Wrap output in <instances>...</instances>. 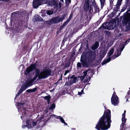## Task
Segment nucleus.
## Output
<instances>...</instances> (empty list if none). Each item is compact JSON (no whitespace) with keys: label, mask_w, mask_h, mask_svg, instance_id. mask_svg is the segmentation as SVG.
<instances>
[{"label":"nucleus","mask_w":130,"mask_h":130,"mask_svg":"<svg viewBox=\"0 0 130 130\" xmlns=\"http://www.w3.org/2000/svg\"><path fill=\"white\" fill-rule=\"evenodd\" d=\"M130 13H129L125 16L123 18V23L125 25L127 28L130 29Z\"/></svg>","instance_id":"obj_3"},{"label":"nucleus","mask_w":130,"mask_h":130,"mask_svg":"<svg viewBox=\"0 0 130 130\" xmlns=\"http://www.w3.org/2000/svg\"><path fill=\"white\" fill-rule=\"evenodd\" d=\"M77 66L78 67L81 68V65L80 63L78 62L77 64Z\"/></svg>","instance_id":"obj_31"},{"label":"nucleus","mask_w":130,"mask_h":130,"mask_svg":"<svg viewBox=\"0 0 130 130\" xmlns=\"http://www.w3.org/2000/svg\"><path fill=\"white\" fill-rule=\"evenodd\" d=\"M99 46V43L98 42H95L94 45L92 46L91 48L93 50L96 49Z\"/></svg>","instance_id":"obj_17"},{"label":"nucleus","mask_w":130,"mask_h":130,"mask_svg":"<svg viewBox=\"0 0 130 130\" xmlns=\"http://www.w3.org/2000/svg\"><path fill=\"white\" fill-rule=\"evenodd\" d=\"M9 0H0V1H7Z\"/></svg>","instance_id":"obj_39"},{"label":"nucleus","mask_w":130,"mask_h":130,"mask_svg":"<svg viewBox=\"0 0 130 130\" xmlns=\"http://www.w3.org/2000/svg\"><path fill=\"white\" fill-rule=\"evenodd\" d=\"M66 24V23H64L63 24V25H64V24Z\"/></svg>","instance_id":"obj_43"},{"label":"nucleus","mask_w":130,"mask_h":130,"mask_svg":"<svg viewBox=\"0 0 130 130\" xmlns=\"http://www.w3.org/2000/svg\"><path fill=\"white\" fill-rule=\"evenodd\" d=\"M65 18L64 15L62 17L58 16L52 18L50 21L51 23L55 24L60 22Z\"/></svg>","instance_id":"obj_4"},{"label":"nucleus","mask_w":130,"mask_h":130,"mask_svg":"<svg viewBox=\"0 0 130 130\" xmlns=\"http://www.w3.org/2000/svg\"><path fill=\"white\" fill-rule=\"evenodd\" d=\"M112 104L115 106L117 105L119 102V100L117 96L116 95L115 92L113 93L111 99Z\"/></svg>","instance_id":"obj_5"},{"label":"nucleus","mask_w":130,"mask_h":130,"mask_svg":"<svg viewBox=\"0 0 130 130\" xmlns=\"http://www.w3.org/2000/svg\"><path fill=\"white\" fill-rule=\"evenodd\" d=\"M89 71V70H88L84 71L83 73V75L81 77V78H82L81 80L82 81L83 80L84 82L85 83L87 82H88L90 80V78L87 74L88 72Z\"/></svg>","instance_id":"obj_9"},{"label":"nucleus","mask_w":130,"mask_h":130,"mask_svg":"<svg viewBox=\"0 0 130 130\" xmlns=\"http://www.w3.org/2000/svg\"><path fill=\"white\" fill-rule=\"evenodd\" d=\"M111 23V24L110 25V26H109V25H108V26H113V28L114 27L113 26V25L112 24V23Z\"/></svg>","instance_id":"obj_37"},{"label":"nucleus","mask_w":130,"mask_h":130,"mask_svg":"<svg viewBox=\"0 0 130 130\" xmlns=\"http://www.w3.org/2000/svg\"><path fill=\"white\" fill-rule=\"evenodd\" d=\"M26 127H27V126H26V125H23V126H22V127L23 128H25Z\"/></svg>","instance_id":"obj_33"},{"label":"nucleus","mask_w":130,"mask_h":130,"mask_svg":"<svg viewBox=\"0 0 130 130\" xmlns=\"http://www.w3.org/2000/svg\"><path fill=\"white\" fill-rule=\"evenodd\" d=\"M37 88H35L32 89H29L27 90L26 91L28 92H34L37 90Z\"/></svg>","instance_id":"obj_19"},{"label":"nucleus","mask_w":130,"mask_h":130,"mask_svg":"<svg viewBox=\"0 0 130 130\" xmlns=\"http://www.w3.org/2000/svg\"><path fill=\"white\" fill-rule=\"evenodd\" d=\"M80 61L82 62L83 66L84 67L86 66L88 60L86 59L82 55L81 57Z\"/></svg>","instance_id":"obj_16"},{"label":"nucleus","mask_w":130,"mask_h":130,"mask_svg":"<svg viewBox=\"0 0 130 130\" xmlns=\"http://www.w3.org/2000/svg\"><path fill=\"white\" fill-rule=\"evenodd\" d=\"M67 2H68L70 3L71 1L70 0H65Z\"/></svg>","instance_id":"obj_34"},{"label":"nucleus","mask_w":130,"mask_h":130,"mask_svg":"<svg viewBox=\"0 0 130 130\" xmlns=\"http://www.w3.org/2000/svg\"><path fill=\"white\" fill-rule=\"evenodd\" d=\"M22 116H21V118H22Z\"/></svg>","instance_id":"obj_45"},{"label":"nucleus","mask_w":130,"mask_h":130,"mask_svg":"<svg viewBox=\"0 0 130 130\" xmlns=\"http://www.w3.org/2000/svg\"><path fill=\"white\" fill-rule=\"evenodd\" d=\"M94 10L95 11L97 12H99V9L98 7L96 4L95 5H94Z\"/></svg>","instance_id":"obj_23"},{"label":"nucleus","mask_w":130,"mask_h":130,"mask_svg":"<svg viewBox=\"0 0 130 130\" xmlns=\"http://www.w3.org/2000/svg\"><path fill=\"white\" fill-rule=\"evenodd\" d=\"M127 41V40H126L125 41V43H126V42Z\"/></svg>","instance_id":"obj_44"},{"label":"nucleus","mask_w":130,"mask_h":130,"mask_svg":"<svg viewBox=\"0 0 130 130\" xmlns=\"http://www.w3.org/2000/svg\"><path fill=\"white\" fill-rule=\"evenodd\" d=\"M70 20H71V18H70V19H69H69L67 20V21L68 22Z\"/></svg>","instance_id":"obj_38"},{"label":"nucleus","mask_w":130,"mask_h":130,"mask_svg":"<svg viewBox=\"0 0 130 130\" xmlns=\"http://www.w3.org/2000/svg\"><path fill=\"white\" fill-rule=\"evenodd\" d=\"M59 6L60 7H61V4L60 3L59 4Z\"/></svg>","instance_id":"obj_40"},{"label":"nucleus","mask_w":130,"mask_h":130,"mask_svg":"<svg viewBox=\"0 0 130 130\" xmlns=\"http://www.w3.org/2000/svg\"><path fill=\"white\" fill-rule=\"evenodd\" d=\"M36 120H32L28 119L26 122L27 127L29 128H30L35 126L36 125Z\"/></svg>","instance_id":"obj_7"},{"label":"nucleus","mask_w":130,"mask_h":130,"mask_svg":"<svg viewBox=\"0 0 130 130\" xmlns=\"http://www.w3.org/2000/svg\"><path fill=\"white\" fill-rule=\"evenodd\" d=\"M55 117L57 119H59L60 120L62 119V117H61L60 116H58L54 115H51V116L50 118H53V117Z\"/></svg>","instance_id":"obj_20"},{"label":"nucleus","mask_w":130,"mask_h":130,"mask_svg":"<svg viewBox=\"0 0 130 130\" xmlns=\"http://www.w3.org/2000/svg\"><path fill=\"white\" fill-rule=\"evenodd\" d=\"M111 113L109 109L105 110L103 116L99 120L95 128L98 130H106L110 127L111 122Z\"/></svg>","instance_id":"obj_1"},{"label":"nucleus","mask_w":130,"mask_h":130,"mask_svg":"<svg viewBox=\"0 0 130 130\" xmlns=\"http://www.w3.org/2000/svg\"><path fill=\"white\" fill-rule=\"evenodd\" d=\"M122 0H118L117 2L116 5L117 6L118 8H119V7L120 6L121 2L122 1Z\"/></svg>","instance_id":"obj_22"},{"label":"nucleus","mask_w":130,"mask_h":130,"mask_svg":"<svg viewBox=\"0 0 130 130\" xmlns=\"http://www.w3.org/2000/svg\"><path fill=\"white\" fill-rule=\"evenodd\" d=\"M21 92H20V91H19V92L17 94H16V96L15 97V99H16L17 97L19 96V95L20 94V93Z\"/></svg>","instance_id":"obj_30"},{"label":"nucleus","mask_w":130,"mask_h":130,"mask_svg":"<svg viewBox=\"0 0 130 130\" xmlns=\"http://www.w3.org/2000/svg\"><path fill=\"white\" fill-rule=\"evenodd\" d=\"M60 1H61L62 2H63V0H60Z\"/></svg>","instance_id":"obj_41"},{"label":"nucleus","mask_w":130,"mask_h":130,"mask_svg":"<svg viewBox=\"0 0 130 130\" xmlns=\"http://www.w3.org/2000/svg\"><path fill=\"white\" fill-rule=\"evenodd\" d=\"M69 71L68 70H67L64 73V75H66L68 73H69Z\"/></svg>","instance_id":"obj_32"},{"label":"nucleus","mask_w":130,"mask_h":130,"mask_svg":"<svg viewBox=\"0 0 130 130\" xmlns=\"http://www.w3.org/2000/svg\"><path fill=\"white\" fill-rule=\"evenodd\" d=\"M111 24V23H104L101 26L100 28H99L100 29V28H104L105 29L110 30L113 28V26H108V25H110Z\"/></svg>","instance_id":"obj_14"},{"label":"nucleus","mask_w":130,"mask_h":130,"mask_svg":"<svg viewBox=\"0 0 130 130\" xmlns=\"http://www.w3.org/2000/svg\"><path fill=\"white\" fill-rule=\"evenodd\" d=\"M89 2V0H85L84 4V9L85 10H88L90 8L89 11L90 13H92L93 12V8L91 6L90 7Z\"/></svg>","instance_id":"obj_12"},{"label":"nucleus","mask_w":130,"mask_h":130,"mask_svg":"<svg viewBox=\"0 0 130 130\" xmlns=\"http://www.w3.org/2000/svg\"><path fill=\"white\" fill-rule=\"evenodd\" d=\"M60 121L62 123L64 124H65L66 125H67V124L65 122L64 120L62 118V119H61V120H60Z\"/></svg>","instance_id":"obj_28"},{"label":"nucleus","mask_w":130,"mask_h":130,"mask_svg":"<svg viewBox=\"0 0 130 130\" xmlns=\"http://www.w3.org/2000/svg\"><path fill=\"white\" fill-rule=\"evenodd\" d=\"M44 99L47 100L48 102L49 101V100L50 98V96H47L44 97Z\"/></svg>","instance_id":"obj_25"},{"label":"nucleus","mask_w":130,"mask_h":130,"mask_svg":"<svg viewBox=\"0 0 130 130\" xmlns=\"http://www.w3.org/2000/svg\"><path fill=\"white\" fill-rule=\"evenodd\" d=\"M126 112L125 110H124L123 113L122 115V123L120 126V130H125V124L126 119L125 118V114Z\"/></svg>","instance_id":"obj_11"},{"label":"nucleus","mask_w":130,"mask_h":130,"mask_svg":"<svg viewBox=\"0 0 130 130\" xmlns=\"http://www.w3.org/2000/svg\"><path fill=\"white\" fill-rule=\"evenodd\" d=\"M43 118V117L41 116V117H39V120H41V119H42Z\"/></svg>","instance_id":"obj_35"},{"label":"nucleus","mask_w":130,"mask_h":130,"mask_svg":"<svg viewBox=\"0 0 130 130\" xmlns=\"http://www.w3.org/2000/svg\"><path fill=\"white\" fill-rule=\"evenodd\" d=\"M24 105L23 103L21 104L19 103H17L16 104L17 108H18V111H22V113H23L24 114H25L26 113L27 114L28 111L25 110L23 107Z\"/></svg>","instance_id":"obj_8"},{"label":"nucleus","mask_w":130,"mask_h":130,"mask_svg":"<svg viewBox=\"0 0 130 130\" xmlns=\"http://www.w3.org/2000/svg\"><path fill=\"white\" fill-rule=\"evenodd\" d=\"M114 48H112L110 49L108 54V56L109 57L107 59L104 61L102 63V65H103L105 64L106 63L109 62L111 60V57L110 56L112 55L113 53Z\"/></svg>","instance_id":"obj_13"},{"label":"nucleus","mask_w":130,"mask_h":130,"mask_svg":"<svg viewBox=\"0 0 130 130\" xmlns=\"http://www.w3.org/2000/svg\"><path fill=\"white\" fill-rule=\"evenodd\" d=\"M83 93H84L83 92V89L82 90L81 92H78V94L79 95H81Z\"/></svg>","instance_id":"obj_29"},{"label":"nucleus","mask_w":130,"mask_h":130,"mask_svg":"<svg viewBox=\"0 0 130 130\" xmlns=\"http://www.w3.org/2000/svg\"><path fill=\"white\" fill-rule=\"evenodd\" d=\"M25 89V88L24 87H22L21 89L20 90V92H22Z\"/></svg>","instance_id":"obj_27"},{"label":"nucleus","mask_w":130,"mask_h":130,"mask_svg":"<svg viewBox=\"0 0 130 130\" xmlns=\"http://www.w3.org/2000/svg\"><path fill=\"white\" fill-rule=\"evenodd\" d=\"M70 80L69 79V81L66 83L65 85L68 86H70L73 83H75L76 81L77 78L74 75H72L70 77Z\"/></svg>","instance_id":"obj_10"},{"label":"nucleus","mask_w":130,"mask_h":130,"mask_svg":"<svg viewBox=\"0 0 130 130\" xmlns=\"http://www.w3.org/2000/svg\"><path fill=\"white\" fill-rule=\"evenodd\" d=\"M49 4L50 6L54 5L56 6H57V3L54 0H51V1L50 2Z\"/></svg>","instance_id":"obj_18"},{"label":"nucleus","mask_w":130,"mask_h":130,"mask_svg":"<svg viewBox=\"0 0 130 130\" xmlns=\"http://www.w3.org/2000/svg\"><path fill=\"white\" fill-rule=\"evenodd\" d=\"M46 12L48 14L50 15L53 14V11L52 10H48L46 11Z\"/></svg>","instance_id":"obj_24"},{"label":"nucleus","mask_w":130,"mask_h":130,"mask_svg":"<svg viewBox=\"0 0 130 130\" xmlns=\"http://www.w3.org/2000/svg\"><path fill=\"white\" fill-rule=\"evenodd\" d=\"M72 14H71L70 16V17H69V18H70L71 19V18L72 17Z\"/></svg>","instance_id":"obj_36"},{"label":"nucleus","mask_w":130,"mask_h":130,"mask_svg":"<svg viewBox=\"0 0 130 130\" xmlns=\"http://www.w3.org/2000/svg\"><path fill=\"white\" fill-rule=\"evenodd\" d=\"M35 67L36 65L35 64H31L30 66L27 69L25 74H27V73H29L33 70H34L35 69Z\"/></svg>","instance_id":"obj_15"},{"label":"nucleus","mask_w":130,"mask_h":130,"mask_svg":"<svg viewBox=\"0 0 130 130\" xmlns=\"http://www.w3.org/2000/svg\"><path fill=\"white\" fill-rule=\"evenodd\" d=\"M55 107V105L54 104H52V105H51L50 108V109L52 110V109H54V108Z\"/></svg>","instance_id":"obj_26"},{"label":"nucleus","mask_w":130,"mask_h":130,"mask_svg":"<svg viewBox=\"0 0 130 130\" xmlns=\"http://www.w3.org/2000/svg\"><path fill=\"white\" fill-rule=\"evenodd\" d=\"M51 71L49 70H44L41 72H39V70H36L35 75L32 79L28 80L26 82L25 85L26 88L31 86L34 84V81L38 78L37 79H44L50 75Z\"/></svg>","instance_id":"obj_2"},{"label":"nucleus","mask_w":130,"mask_h":130,"mask_svg":"<svg viewBox=\"0 0 130 130\" xmlns=\"http://www.w3.org/2000/svg\"><path fill=\"white\" fill-rule=\"evenodd\" d=\"M124 47V46L123 44H120L118 48L117 49V51L116 52L113 58H115L120 55L121 52L122 51Z\"/></svg>","instance_id":"obj_6"},{"label":"nucleus","mask_w":130,"mask_h":130,"mask_svg":"<svg viewBox=\"0 0 130 130\" xmlns=\"http://www.w3.org/2000/svg\"><path fill=\"white\" fill-rule=\"evenodd\" d=\"M105 0H100L101 8H102L104 5Z\"/></svg>","instance_id":"obj_21"},{"label":"nucleus","mask_w":130,"mask_h":130,"mask_svg":"<svg viewBox=\"0 0 130 130\" xmlns=\"http://www.w3.org/2000/svg\"><path fill=\"white\" fill-rule=\"evenodd\" d=\"M70 63H69V64H68V66H69V65H70Z\"/></svg>","instance_id":"obj_42"}]
</instances>
